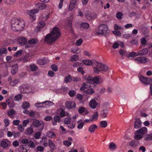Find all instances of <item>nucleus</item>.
<instances>
[{
  "instance_id": "1",
  "label": "nucleus",
  "mask_w": 152,
  "mask_h": 152,
  "mask_svg": "<svg viewBox=\"0 0 152 152\" xmlns=\"http://www.w3.org/2000/svg\"><path fill=\"white\" fill-rule=\"evenodd\" d=\"M60 30L58 27H54L50 33L47 34L45 37L44 41L48 44H51L54 42L60 36Z\"/></svg>"
},
{
  "instance_id": "2",
  "label": "nucleus",
  "mask_w": 152,
  "mask_h": 152,
  "mask_svg": "<svg viewBox=\"0 0 152 152\" xmlns=\"http://www.w3.org/2000/svg\"><path fill=\"white\" fill-rule=\"evenodd\" d=\"M25 26V22L23 20L15 19L11 21V28L14 31H18L22 30Z\"/></svg>"
},
{
  "instance_id": "3",
  "label": "nucleus",
  "mask_w": 152,
  "mask_h": 152,
  "mask_svg": "<svg viewBox=\"0 0 152 152\" xmlns=\"http://www.w3.org/2000/svg\"><path fill=\"white\" fill-rule=\"evenodd\" d=\"M108 66L96 60V73L99 74L100 72H106L109 69Z\"/></svg>"
},
{
  "instance_id": "4",
  "label": "nucleus",
  "mask_w": 152,
  "mask_h": 152,
  "mask_svg": "<svg viewBox=\"0 0 152 152\" xmlns=\"http://www.w3.org/2000/svg\"><path fill=\"white\" fill-rule=\"evenodd\" d=\"M109 32L107 26L105 24H103L99 26L98 30L96 34L98 35H105L107 33H109Z\"/></svg>"
},
{
  "instance_id": "5",
  "label": "nucleus",
  "mask_w": 152,
  "mask_h": 152,
  "mask_svg": "<svg viewBox=\"0 0 152 152\" xmlns=\"http://www.w3.org/2000/svg\"><path fill=\"white\" fill-rule=\"evenodd\" d=\"M32 125L35 127L39 128L38 130L39 131H42L43 129L44 125L42 121L37 119L33 120Z\"/></svg>"
},
{
  "instance_id": "6",
  "label": "nucleus",
  "mask_w": 152,
  "mask_h": 152,
  "mask_svg": "<svg viewBox=\"0 0 152 152\" xmlns=\"http://www.w3.org/2000/svg\"><path fill=\"white\" fill-rule=\"evenodd\" d=\"M139 78L141 82L146 85H149L152 81V78L150 77H146L141 75L140 76Z\"/></svg>"
},
{
  "instance_id": "7",
  "label": "nucleus",
  "mask_w": 152,
  "mask_h": 152,
  "mask_svg": "<svg viewBox=\"0 0 152 152\" xmlns=\"http://www.w3.org/2000/svg\"><path fill=\"white\" fill-rule=\"evenodd\" d=\"M39 10H37L34 9L30 10L29 12H28V13L29 14L31 18L34 20L36 19L35 13L38 12Z\"/></svg>"
},
{
  "instance_id": "8",
  "label": "nucleus",
  "mask_w": 152,
  "mask_h": 152,
  "mask_svg": "<svg viewBox=\"0 0 152 152\" xmlns=\"http://www.w3.org/2000/svg\"><path fill=\"white\" fill-rule=\"evenodd\" d=\"M65 106L68 109H72L75 107L76 104L74 102L67 101L65 103Z\"/></svg>"
},
{
  "instance_id": "9",
  "label": "nucleus",
  "mask_w": 152,
  "mask_h": 152,
  "mask_svg": "<svg viewBox=\"0 0 152 152\" xmlns=\"http://www.w3.org/2000/svg\"><path fill=\"white\" fill-rule=\"evenodd\" d=\"M49 103L53 104L51 102L45 101L41 103L37 102L35 104V106L37 107H44L45 106H43V104L49 105Z\"/></svg>"
},
{
  "instance_id": "10",
  "label": "nucleus",
  "mask_w": 152,
  "mask_h": 152,
  "mask_svg": "<svg viewBox=\"0 0 152 152\" xmlns=\"http://www.w3.org/2000/svg\"><path fill=\"white\" fill-rule=\"evenodd\" d=\"M37 61L38 64L40 65H44L48 62V60L47 58L45 57L39 59L37 60Z\"/></svg>"
},
{
  "instance_id": "11",
  "label": "nucleus",
  "mask_w": 152,
  "mask_h": 152,
  "mask_svg": "<svg viewBox=\"0 0 152 152\" xmlns=\"http://www.w3.org/2000/svg\"><path fill=\"white\" fill-rule=\"evenodd\" d=\"M135 60L139 63H144L147 61V59L144 57L140 56L136 58Z\"/></svg>"
},
{
  "instance_id": "12",
  "label": "nucleus",
  "mask_w": 152,
  "mask_h": 152,
  "mask_svg": "<svg viewBox=\"0 0 152 152\" xmlns=\"http://www.w3.org/2000/svg\"><path fill=\"white\" fill-rule=\"evenodd\" d=\"M35 6L37 9H38L40 10H43L45 8L46 5L44 3H38L36 4Z\"/></svg>"
},
{
  "instance_id": "13",
  "label": "nucleus",
  "mask_w": 152,
  "mask_h": 152,
  "mask_svg": "<svg viewBox=\"0 0 152 152\" xmlns=\"http://www.w3.org/2000/svg\"><path fill=\"white\" fill-rule=\"evenodd\" d=\"M61 119L60 116L58 115H55L53 118V119L52 121L53 125L55 126L56 125L57 122H60L61 121Z\"/></svg>"
},
{
  "instance_id": "14",
  "label": "nucleus",
  "mask_w": 152,
  "mask_h": 152,
  "mask_svg": "<svg viewBox=\"0 0 152 152\" xmlns=\"http://www.w3.org/2000/svg\"><path fill=\"white\" fill-rule=\"evenodd\" d=\"M147 131V128L146 127H144L136 131V133L137 134H145Z\"/></svg>"
},
{
  "instance_id": "15",
  "label": "nucleus",
  "mask_w": 152,
  "mask_h": 152,
  "mask_svg": "<svg viewBox=\"0 0 152 152\" xmlns=\"http://www.w3.org/2000/svg\"><path fill=\"white\" fill-rule=\"evenodd\" d=\"M18 69V65L17 64L12 66L11 68V72L13 75H15L17 72Z\"/></svg>"
},
{
  "instance_id": "16",
  "label": "nucleus",
  "mask_w": 152,
  "mask_h": 152,
  "mask_svg": "<svg viewBox=\"0 0 152 152\" xmlns=\"http://www.w3.org/2000/svg\"><path fill=\"white\" fill-rule=\"evenodd\" d=\"M18 42L20 45H24L27 43V39L25 37H23L20 38L18 39Z\"/></svg>"
},
{
  "instance_id": "17",
  "label": "nucleus",
  "mask_w": 152,
  "mask_h": 152,
  "mask_svg": "<svg viewBox=\"0 0 152 152\" xmlns=\"http://www.w3.org/2000/svg\"><path fill=\"white\" fill-rule=\"evenodd\" d=\"M15 111L13 109H11L7 112V115L11 118H13L15 115Z\"/></svg>"
},
{
  "instance_id": "18",
  "label": "nucleus",
  "mask_w": 152,
  "mask_h": 152,
  "mask_svg": "<svg viewBox=\"0 0 152 152\" xmlns=\"http://www.w3.org/2000/svg\"><path fill=\"white\" fill-rule=\"evenodd\" d=\"M7 105L9 107L13 108L15 105L13 102V100L11 99H7L6 101Z\"/></svg>"
},
{
  "instance_id": "19",
  "label": "nucleus",
  "mask_w": 152,
  "mask_h": 152,
  "mask_svg": "<svg viewBox=\"0 0 152 152\" xmlns=\"http://www.w3.org/2000/svg\"><path fill=\"white\" fill-rule=\"evenodd\" d=\"M141 124L142 123L139 119H136L134 122V128L137 129L140 127L141 126Z\"/></svg>"
},
{
  "instance_id": "20",
  "label": "nucleus",
  "mask_w": 152,
  "mask_h": 152,
  "mask_svg": "<svg viewBox=\"0 0 152 152\" xmlns=\"http://www.w3.org/2000/svg\"><path fill=\"white\" fill-rule=\"evenodd\" d=\"M139 144V141L135 140H133L129 142V145L133 147H136Z\"/></svg>"
},
{
  "instance_id": "21",
  "label": "nucleus",
  "mask_w": 152,
  "mask_h": 152,
  "mask_svg": "<svg viewBox=\"0 0 152 152\" xmlns=\"http://www.w3.org/2000/svg\"><path fill=\"white\" fill-rule=\"evenodd\" d=\"M28 88V87L24 85H22L20 87V92L25 93H27L26 90Z\"/></svg>"
},
{
  "instance_id": "22",
  "label": "nucleus",
  "mask_w": 152,
  "mask_h": 152,
  "mask_svg": "<svg viewBox=\"0 0 152 152\" xmlns=\"http://www.w3.org/2000/svg\"><path fill=\"white\" fill-rule=\"evenodd\" d=\"M34 132V130L32 127L28 128L25 131V134L28 135H31Z\"/></svg>"
},
{
  "instance_id": "23",
  "label": "nucleus",
  "mask_w": 152,
  "mask_h": 152,
  "mask_svg": "<svg viewBox=\"0 0 152 152\" xmlns=\"http://www.w3.org/2000/svg\"><path fill=\"white\" fill-rule=\"evenodd\" d=\"M58 114L61 117H63L65 116V113L64 110L62 108H60L57 111Z\"/></svg>"
},
{
  "instance_id": "24",
  "label": "nucleus",
  "mask_w": 152,
  "mask_h": 152,
  "mask_svg": "<svg viewBox=\"0 0 152 152\" xmlns=\"http://www.w3.org/2000/svg\"><path fill=\"white\" fill-rule=\"evenodd\" d=\"M9 142L6 140L2 141L1 143V146L5 148L7 147L9 145Z\"/></svg>"
},
{
  "instance_id": "25",
  "label": "nucleus",
  "mask_w": 152,
  "mask_h": 152,
  "mask_svg": "<svg viewBox=\"0 0 152 152\" xmlns=\"http://www.w3.org/2000/svg\"><path fill=\"white\" fill-rule=\"evenodd\" d=\"M103 79L100 77L96 76V84H100L103 82Z\"/></svg>"
},
{
  "instance_id": "26",
  "label": "nucleus",
  "mask_w": 152,
  "mask_h": 152,
  "mask_svg": "<svg viewBox=\"0 0 152 152\" xmlns=\"http://www.w3.org/2000/svg\"><path fill=\"white\" fill-rule=\"evenodd\" d=\"M47 136L49 137L55 139L56 137V136L53 132H48L47 133Z\"/></svg>"
},
{
  "instance_id": "27",
  "label": "nucleus",
  "mask_w": 152,
  "mask_h": 152,
  "mask_svg": "<svg viewBox=\"0 0 152 152\" xmlns=\"http://www.w3.org/2000/svg\"><path fill=\"white\" fill-rule=\"evenodd\" d=\"M90 86V84L88 83H84L82 86L80 88V90L83 91L85 90L86 88L87 89Z\"/></svg>"
},
{
  "instance_id": "28",
  "label": "nucleus",
  "mask_w": 152,
  "mask_h": 152,
  "mask_svg": "<svg viewBox=\"0 0 152 152\" xmlns=\"http://www.w3.org/2000/svg\"><path fill=\"white\" fill-rule=\"evenodd\" d=\"M81 51L80 49L77 47L73 48L71 49V52L74 53H80Z\"/></svg>"
},
{
  "instance_id": "29",
  "label": "nucleus",
  "mask_w": 152,
  "mask_h": 152,
  "mask_svg": "<svg viewBox=\"0 0 152 152\" xmlns=\"http://www.w3.org/2000/svg\"><path fill=\"white\" fill-rule=\"evenodd\" d=\"M108 113V111L107 110H103L101 111L100 115L102 117L105 118L107 117Z\"/></svg>"
},
{
  "instance_id": "30",
  "label": "nucleus",
  "mask_w": 152,
  "mask_h": 152,
  "mask_svg": "<svg viewBox=\"0 0 152 152\" xmlns=\"http://www.w3.org/2000/svg\"><path fill=\"white\" fill-rule=\"evenodd\" d=\"M30 107V104L27 102H25L22 105V107L23 109L26 110L28 109Z\"/></svg>"
},
{
  "instance_id": "31",
  "label": "nucleus",
  "mask_w": 152,
  "mask_h": 152,
  "mask_svg": "<svg viewBox=\"0 0 152 152\" xmlns=\"http://www.w3.org/2000/svg\"><path fill=\"white\" fill-rule=\"evenodd\" d=\"M48 142L49 146L51 149L53 150L56 148V145L52 140H49Z\"/></svg>"
},
{
  "instance_id": "32",
  "label": "nucleus",
  "mask_w": 152,
  "mask_h": 152,
  "mask_svg": "<svg viewBox=\"0 0 152 152\" xmlns=\"http://www.w3.org/2000/svg\"><path fill=\"white\" fill-rule=\"evenodd\" d=\"M140 56L145 55L148 52V50L146 48H144L139 51Z\"/></svg>"
},
{
  "instance_id": "33",
  "label": "nucleus",
  "mask_w": 152,
  "mask_h": 152,
  "mask_svg": "<svg viewBox=\"0 0 152 152\" xmlns=\"http://www.w3.org/2000/svg\"><path fill=\"white\" fill-rule=\"evenodd\" d=\"M78 112L80 113H85V114L86 115L87 114L88 112L86 110V109L85 108L83 107H80L78 110Z\"/></svg>"
},
{
  "instance_id": "34",
  "label": "nucleus",
  "mask_w": 152,
  "mask_h": 152,
  "mask_svg": "<svg viewBox=\"0 0 152 152\" xmlns=\"http://www.w3.org/2000/svg\"><path fill=\"white\" fill-rule=\"evenodd\" d=\"M19 80L18 79H15L13 80H11L10 82V85L12 86H14L16 85L19 82Z\"/></svg>"
},
{
  "instance_id": "35",
  "label": "nucleus",
  "mask_w": 152,
  "mask_h": 152,
  "mask_svg": "<svg viewBox=\"0 0 152 152\" xmlns=\"http://www.w3.org/2000/svg\"><path fill=\"white\" fill-rule=\"evenodd\" d=\"M72 79L71 76L69 75H68V76L65 77L64 81L66 83H67L70 82Z\"/></svg>"
},
{
  "instance_id": "36",
  "label": "nucleus",
  "mask_w": 152,
  "mask_h": 152,
  "mask_svg": "<svg viewBox=\"0 0 152 152\" xmlns=\"http://www.w3.org/2000/svg\"><path fill=\"white\" fill-rule=\"evenodd\" d=\"M83 63L86 65H91L92 64V61L89 60H83L82 61Z\"/></svg>"
},
{
  "instance_id": "37",
  "label": "nucleus",
  "mask_w": 152,
  "mask_h": 152,
  "mask_svg": "<svg viewBox=\"0 0 152 152\" xmlns=\"http://www.w3.org/2000/svg\"><path fill=\"white\" fill-rule=\"evenodd\" d=\"M45 23L43 21H41L38 24V26L37 28V29H40L44 27L45 26Z\"/></svg>"
},
{
  "instance_id": "38",
  "label": "nucleus",
  "mask_w": 152,
  "mask_h": 152,
  "mask_svg": "<svg viewBox=\"0 0 152 152\" xmlns=\"http://www.w3.org/2000/svg\"><path fill=\"white\" fill-rule=\"evenodd\" d=\"M89 105L92 108H95V98L92 99L89 102Z\"/></svg>"
},
{
  "instance_id": "39",
  "label": "nucleus",
  "mask_w": 152,
  "mask_h": 152,
  "mask_svg": "<svg viewBox=\"0 0 152 152\" xmlns=\"http://www.w3.org/2000/svg\"><path fill=\"white\" fill-rule=\"evenodd\" d=\"M29 66L30 70L31 71L33 72L36 70L38 68L37 65L34 64H31Z\"/></svg>"
},
{
  "instance_id": "40",
  "label": "nucleus",
  "mask_w": 152,
  "mask_h": 152,
  "mask_svg": "<svg viewBox=\"0 0 152 152\" xmlns=\"http://www.w3.org/2000/svg\"><path fill=\"white\" fill-rule=\"evenodd\" d=\"M22 97L23 96L21 94H19L14 97V99L15 101H19L22 99Z\"/></svg>"
},
{
  "instance_id": "41",
  "label": "nucleus",
  "mask_w": 152,
  "mask_h": 152,
  "mask_svg": "<svg viewBox=\"0 0 152 152\" xmlns=\"http://www.w3.org/2000/svg\"><path fill=\"white\" fill-rule=\"evenodd\" d=\"M123 14L120 11L118 12L116 14V17L118 20H121L122 18Z\"/></svg>"
},
{
  "instance_id": "42",
  "label": "nucleus",
  "mask_w": 152,
  "mask_h": 152,
  "mask_svg": "<svg viewBox=\"0 0 152 152\" xmlns=\"http://www.w3.org/2000/svg\"><path fill=\"white\" fill-rule=\"evenodd\" d=\"M139 53V51L135 52H132L130 53L129 54V57H134L136 56H140Z\"/></svg>"
},
{
  "instance_id": "43",
  "label": "nucleus",
  "mask_w": 152,
  "mask_h": 152,
  "mask_svg": "<svg viewBox=\"0 0 152 152\" xmlns=\"http://www.w3.org/2000/svg\"><path fill=\"white\" fill-rule=\"evenodd\" d=\"M88 81V83L90 84V82H93L95 83V77H93L91 75L89 76L87 78Z\"/></svg>"
},
{
  "instance_id": "44",
  "label": "nucleus",
  "mask_w": 152,
  "mask_h": 152,
  "mask_svg": "<svg viewBox=\"0 0 152 152\" xmlns=\"http://www.w3.org/2000/svg\"><path fill=\"white\" fill-rule=\"evenodd\" d=\"M78 56L75 54L72 56L70 60L71 61H75L78 60Z\"/></svg>"
},
{
  "instance_id": "45",
  "label": "nucleus",
  "mask_w": 152,
  "mask_h": 152,
  "mask_svg": "<svg viewBox=\"0 0 152 152\" xmlns=\"http://www.w3.org/2000/svg\"><path fill=\"white\" fill-rule=\"evenodd\" d=\"M7 50L6 48H2L0 49V55L1 56L3 53H7Z\"/></svg>"
},
{
  "instance_id": "46",
  "label": "nucleus",
  "mask_w": 152,
  "mask_h": 152,
  "mask_svg": "<svg viewBox=\"0 0 152 152\" xmlns=\"http://www.w3.org/2000/svg\"><path fill=\"white\" fill-rule=\"evenodd\" d=\"M88 27V24L86 23H82L80 26V28H83L85 29H87Z\"/></svg>"
},
{
  "instance_id": "47",
  "label": "nucleus",
  "mask_w": 152,
  "mask_h": 152,
  "mask_svg": "<svg viewBox=\"0 0 152 152\" xmlns=\"http://www.w3.org/2000/svg\"><path fill=\"white\" fill-rule=\"evenodd\" d=\"M30 60L29 57L28 56H24L23 58H21L20 61L23 62H26L29 61Z\"/></svg>"
},
{
  "instance_id": "48",
  "label": "nucleus",
  "mask_w": 152,
  "mask_h": 152,
  "mask_svg": "<svg viewBox=\"0 0 152 152\" xmlns=\"http://www.w3.org/2000/svg\"><path fill=\"white\" fill-rule=\"evenodd\" d=\"M75 123L74 122H72L68 124L67 126L69 128L72 129L75 127Z\"/></svg>"
},
{
  "instance_id": "49",
  "label": "nucleus",
  "mask_w": 152,
  "mask_h": 152,
  "mask_svg": "<svg viewBox=\"0 0 152 152\" xmlns=\"http://www.w3.org/2000/svg\"><path fill=\"white\" fill-rule=\"evenodd\" d=\"M26 145H21L19 148V149L20 151H21L22 152H26L27 151V150L25 148Z\"/></svg>"
},
{
  "instance_id": "50",
  "label": "nucleus",
  "mask_w": 152,
  "mask_h": 152,
  "mask_svg": "<svg viewBox=\"0 0 152 152\" xmlns=\"http://www.w3.org/2000/svg\"><path fill=\"white\" fill-rule=\"evenodd\" d=\"M145 139L146 140H152V133L148 134L145 137Z\"/></svg>"
},
{
  "instance_id": "51",
  "label": "nucleus",
  "mask_w": 152,
  "mask_h": 152,
  "mask_svg": "<svg viewBox=\"0 0 152 152\" xmlns=\"http://www.w3.org/2000/svg\"><path fill=\"white\" fill-rule=\"evenodd\" d=\"M100 125L102 127L105 128L107 125V123L106 121H102L100 122Z\"/></svg>"
},
{
  "instance_id": "52",
  "label": "nucleus",
  "mask_w": 152,
  "mask_h": 152,
  "mask_svg": "<svg viewBox=\"0 0 152 152\" xmlns=\"http://www.w3.org/2000/svg\"><path fill=\"white\" fill-rule=\"evenodd\" d=\"M23 52L22 50H20L16 52L15 53L14 55V56L15 57H17L20 56L21 54Z\"/></svg>"
},
{
  "instance_id": "53",
  "label": "nucleus",
  "mask_w": 152,
  "mask_h": 152,
  "mask_svg": "<svg viewBox=\"0 0 152 152\" xmlns=\"http://www.w3.org/2000/svg\"><path fill=\"white\" fill-rule=\"evenodd\" d=\"M116 148V146L115 144L113 142H111L110 143L109 148L111 149H114Z\"/></svg>"
},
{
  "instance_id": "54",
  "label": "nucleus",
  "mask_w": 152,
  "mask_h": 152,
  "mask_svg": "<svg viewBox=\"0 0 152 152\" xmlns=\"http://www.w3.org/2000/svg\"><path fill=\"white\" fill-rule=\"evenodd\" d=\"M41 135V133L40 132H37L34 135V137L36 139H38L39 138Z\"/></svg>"
},
{
  "instance_id": "55",
  "label": "nucleus",
  "mask_w": 152,
  "mask_h": 152,
  "mask_svg": "<svg viewBox=\"0 0 152 152\" xmlns=\"http://www.w3.org/2000/svg\"><path fill=\"white\" fill-rule=\"evenodd\" d=\"M95 130V124L91 126L88 129V130L91 132H94Z\"/></svg>"
},
{
  "instance_id": "56",
  "label": "nucleus",
  "mask_w": 152,
  "mask_h": 152,
  "mask_svg": "<svg viewBox=\"0 0 152 152\" xmlns=\"http://www.w3.org/2000/svg\"><path fill=\"white\" fill-rule=\"evenodd\" d=\"M75 5L76 4L73 3H70L69 6V10L70 11H72Z\"/></svg>"
},
{
  "instance_id": "57",
  "label": "nucleus",
  "mask_w": 152,
  "mask_h": 152,
  "mask_svg": "<svg viewBox=\"0 0 152 152\" xmlns=\"http://www.w3.org/2000/svg\"><path fill=\"white\" fill-rule=\"evenodd\" d=\"M51 68L54 71L56 72L58 70L57 66L55 64H53L51 66Z\"/></svg>"
},
{
  "instance_id": "58",
  "label": "nucleus",
  "mask_w": 152,
  "mask_h": 152,
  "mask_svg": "<svg viewBox=\"0 0 152 152\" xmlns=\"http://www.w3.org/2000/svg\"><path fill=\"white\" fill-rule=\"evenodd\" d=\"M4 126L5 127H7L10 124V121L8 119H4Z\"/></svg>"
},
{
  "instance_id": "59",
  "label": "nucleus",
  "mask_w": 152,
  "mask_h": 152,
  "mask_svg": "<svg viewBox=\"0 0 152 152\" xmlns=\"http://www.w3.org/2000/svg\"><path fill=\"white\" fill-rule=\"evenodd\" d=\"M131 44L135 45H137L138 44L137 40L135 39H132L130 42Z\"/></svg>"
},
{
  "instance_id": "60",
  "label": "nucleus",
  "mask_w": 152,
  "mask_h": 152,
  "mask_svg": "<svg viewBox=\"0 0 152 152\" xmlns=\"http://www.w3.org/2000/svg\"><path fill=\"white\" fill-rule=\"evenodd\" d=\"M63 143L65 145L67 146H69L71 145L72 142L69 141L65 140L64 141Z\"/></svg>"
},
{
  "instance_id": "61",
  "label": "nucleus",
  "mask_w": 152,
  "mask_h": 152,
  "mask_svg": "<svg viewBox=\"0 0 152 152\" xmlns=\"http://www.w3.org/2000/svg\"><path fill=\"white\" fill-rule=\"evenodd\" d=\"M142 137V136L140 134H137L134 136V139L136 140H138L141 139Z\"/></svg>"
},
{
  "instance_id": "62",
  "label": "nucleus",
  "mask_w": 152,
  "mask_h": 152,
  "mask_svg": "<svg viewBox=\"0 0 152 152\" xmlns=\"http://www.w3.org/2000/svg\"><path fill=\"white\" fill-rule=\"evenodd\" d=\"M28 43L30 44H35L36 43V41L34 39H31L28 41Z\"/></svg>"
},
{
  "instance_id": "63",
  "label": "nucleus",
  "mask_w": 152,
  "mask_h": 152,
  "mask_svg": "<svg viewBox=\"0 0 152 152\" xmlns=\"http://www.w3.org/2000/svg\"><path fill=\"white\" fill-rule=\"evenodd\" d=\"M71 118H67L64 120V123L66 124H67V125L69 124V123H70L71 121Z\"/></svg>"
},
{
  "instance_id": "64",
  "label": "nucleus",
  "mask_w": 152,
  "mask_h": 152,
  "mask_svg": "<svg viewBox=\"0 0 152 152\" xmlns=\"http://www.w3.org/2000/svg\"><path fill=\"white\" fill-rule=\"evenodd\" d=\"M83 40L82 39H79L77 41L76 44L77 46H80L82 44Z\"/></svg>"
}]
</instances>
